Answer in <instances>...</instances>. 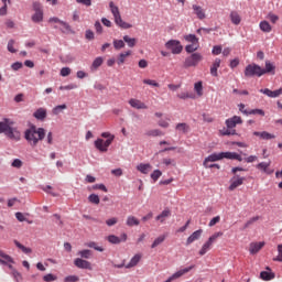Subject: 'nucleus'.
<instances>
[{
  "label": "nucleus",
  "mask_w": 282,
  "mask_h": 282,
  "mask_svg": "<svg viewBox=\"0 0 282 282\" xmlns=\"http://www.w3.org/2000/svg\"><path fill=\"white\" fill-rule=\"evenodd\" d=\"M0 133H4L13 142H19L21 140V131L14 128V121L12 119L4 118L0 121Z\"/></svg>",
  "instance_id": "f257e3e1"
},
{
  "label": "nucleus",
  "mask_w": 282,
  "mask_h": 282,
  "mask_svg": "<svg viewBox=\"0 0 282 282\" xmlns=\"http://www.w3.org/2000/svg\"><path fill=\"white\" fill-rule=\"evenodd\" d=\"M24 138L31 147H36L41 140L45 139V129L32 126L30 129L25 130Z\"/></svg>",
  "instance_id": "f03ea898"
},
{
  "label": "nucleus",
  "mask_w": 282,
  "mask_h": 282,
  "mask_svg": "<svg viewBox=\"0 0 282 282\" xmlns=\"http://www.w3.org/2000/svg\"><path fill=\"white\" fill-rule=\"evenodd\" d=\"M109 8H110L112 17L115 18V23L119 28H122L123 30H129L132 28L131 24H129L122 20V15H120V9L113 2L109 3Z\"/></svg>",
  "instance_id": "7ed1b4c3"
},
{
  "label": "nucleus",
  "mask_w": 282,
  "mask_h": 282,
  "mask_svg": "<svg viewBox=\"0 0 282 282\" xmlns=\"http://www.w3.org/2000/svg\"><path fill=\"white\" fill-rule=\"evenodd\" d=\"M237 171H243L242 167H232L231 173H234V176L230 178V185L229 191H235L239 188V186H242V184L246 182V177L239 176L237 174Z\"/></svg>",
  "instance_id": "20e7f679"
},
{
  "label": "nucleus",
  "mask_w": 282,
  "mask_h": 282,
  "mask_svg": "<svg viewBox=\"0 0 282 282\" xmlns=\"http://www.w3.org/2000/svg\"><path fill=\"white\" fill-rule=\"evenodd\" d=\"M264 74L265 70H263V68L257 64H249L245 68L246 78H252L253 76H258L260 78V76H263Z\"/></svg>",
  "instance_id": "39448f33"
},
{
  "label": "nucleus",
  "mask_w": 282,
  "mask_h": 282,
  "mask_svg": "<svg viewBox=\"0 0 282 282\" xmlns=\"http://www.w3.org/2000/svg\"><path fill=\"white\" fill-rule=\"evenodd\" d=\"M202 61H204V56H202V53H193L192 55L185 58L184 67H197V65H199Z\"/></svg>",
  "instance_id": "423d86ee"
},
{
  "label": "nucleus",
  "mask_w": 282,
  "mask_h": 282,
  "mask_svg": "<svg viewBox=\"0 0 282 282\" xmlns=\"http://www.w3.org/2000/svg\"><path fill=\"white\" fill-rule=\"evenodd\" d=\"M165 47L172 52V54H182L184 46L178 40H170L165 43Z\"/></svg>",
  "instance_id": "0eeeda50"
},
{
  "label": "nucleus",
  "mask_w": 282,
  "mask_h": 282,
  "mask_svg": "<svg viewBox=\"0 0 282 282\" xmlns=\"http://www.w3.org/2000/svg\"><path fill=\"white\" fill-rule=\"evenodd\" d=\"M34 14L32 15L33 23H41L43 21V6L40 2H33Z\"/></svg>",
  "instance_id": "6e6552de"
},
{
  "label": "nucleus",
  "mask_w": 282,
  "mask_h": 282,
  "mask_svg": "<svg viewBox=\"0 0 282 282\" xmlns=\"http://www.w3.org/2000/svg\"><path fill=\"white\" fill-rule=\"evenodd\" d=\"M225 124H226L227 129L235 130V127H237V124H243V119H241V117H239V116H234V117L227 119L225 121Z\"/></svg>",
  "instance_id": "1a4fd4ad"
},
{
  "label": "nucleus",
  "mask_w": 282,
  "mask_h": 282,
  "mask_svg": "<svg viewBox=\"0 0 282 282\" xmlns=\"http://www.w3.org/2000/svg\"><path fill=\"white\" fill-rule=\"evenodd\" d=\"M221 160H237L243 162V158L237 152H220Z\"/></svg>",
  "instance_id": "9d476101"
},
{
  "label": "nucleus",
  "mask_w": 282,
  "mask_h": 282,
  "mask_svg": "<svg viewBox=\"0 0 282 282\" xmlns=\"http://www.w3.org/2000/svg\"><path fill=\"white\" fill-rule=\"evenodd\" d=\"M74 265H76V268H79V270H91V262L82 258H76L74 260Z\"/></svg>",
  "instance_id": "9b49d317"
},
{
  "label": "nucleus",
  "mask_w": 282,
  "mask_h": 282,
  "mask_svg": "<svg viewBox=\"0 0 282 282\" xmlns=\"http://www.w3.org/2000/svg\"><path fill=\"white\" fill-rule=\"evenodd\" d=\"M171 217V209L165 208L162 213H160L155 217V221H159V224H166V220Z\"/></svg>",
  "instance_id": "f8f14e48"
},
{
  "label": "nucleus",
  "mask_w": 282,
  "mask_h": 282,
  "mask_svg": "<svg viewBox=\"0 0 282 282\" xmlns=\"http://www.w3.org/2000/svg\"><path fill=\"white\" fill-rule=\"evenodd\" d=\"M260 94H264L269 98H279V96H282V88L278 90H270L269 88L260 89Z\"/></svg>",
  "instance_id": "ddd939ff"
},
{
  "label": "nucleus",
  "mask_w": 282,
  "mask_h": 282,
  "mask_svg": "<svg viewBox=\"0 0 282 282\" xmlns=\"http://www.w3.org/2000/svg\"><path fill=\"white\" fill-rule=\"evenodd\" d=\"M192 9L197 19H199L200 21H204V19H206V11L204 10V8L198 4H193Z\"/></svg>",
  "instance_id": "4468645a"
},
{
  "label": "nucleus",
  "mask_w": 282,
  "mask_h": 282,
  "mask_svg": "<svg viewBox=\"0 0 282 282\" xmlns=\"http://www.w3.org/2000/svg\"><path fill=\"white\" fill-rule=\"evenodd\" d=\"M220 160H221V152L213 153V154L208 155L207 158H205V160L203 162V166H208V164H210V162H219Z\"/></svg>",
  "instance_id": "2eb2a0df"
},
{
  "label": "nucleus",
  "mask_w": 282,
  "mask_h": 282,
  "mask_svg": "<svg viewBox=\"0 0 282 282\" xmlns=\"http://www.w3.org/2000/svg\"><path fill=\"white\" fill-rule=\"evenodd\" d=\"M137 171H139V173H142L143 175H149V173L153 171V165H151L150 163H140L139 165H137Z\"/></svg>",
  "instance_id": "dca6fc26"
},
{
  "label": "nucleus",
  "mask_w": 282,
  "mask_h": 282,
  "mask_svg": "<svg viewBox=\"0 0 282 282\" xmlns=\"http://www.w3.org/2000/svg\"><path fill=\"white\" fill-rule=\"evenodd\" d=\"M129 105L133 108V109H149V107L147 106V104L142 102L139 99L135 98H131L129 100Z\"/></svg>",
  "instance_id": "f3484780"
},
{
  "label": "nucleus",
  "mask_w": 282,
  "mask_h": 282,
  "mask_svg": "<svg viewBox=\"0 0 282 282\" xmlns=\"http://www.w3.org/2000/svg\"><path fill=\"white\" fill-rule=\"evenodd\" d=\"M263 246H265V242H251L249 245V252L250 254H257V252H259L261 250V248H263Z\"/></svg>",
  "instance_id": "a211bd4d"
},
{
  "label": "nucleus",
  "mask_w": 282,
  "mask_h": 282,
  "mask_svg": "<svg viewBox=\"0 0 282 282\" xmlns=\"http://www.w3.org/2000/svg\"><path fill=\"white\" fill-rule=\"evenodd\" d=\"M142 261V253L134 254L128 264H126L127 269L135 268Z\"/></svg>",
  "instance_id": "6ab92c4d"
},
{
  "label": "nucleus",
  "mask_w": 282,
  "mask_h": 282,
  "mask_svg": "<svg viewBox=\"0 0 282 282\" xmlns=\"http://www.w3.org/2000/svg\"><path fill=\"white\" fill-rule=\"evenodd\" d=\"M219 67H221V59L216 58L210 66V75L214 76V78H217V76H219V73H217V69H219Z\"/></svg>",
  "instance_id": "aec40b11"
},
{
  "label": "nucleus",
  "mask_w": 282,
  "mask_h": 282,
  "mask_svg": "<svg viewBox=\"0 0 282 282\" xmlns=\"http://www.w3.org/2000/svg\"><path fill=\"white\" fill-rule=\"evenodd\" d=\"M33 117L35 120H41L43 122L45 118H47V109L45 108H39L34 113Z\"/></svg>",
  "instance_id": "412c9836"
},
{
  "label": "nucleus",
  "mask_w": 282,
  "mask_h": 282,
  "mask_svg": "<svg viewBox=\"0 0 282 282\" xmlns=\"http://www.w3.org/2000/svg\"><path fill=\"white\" fill-rule=\"evenodd\" d=\"M202 232H204V230L198 229L196 231H194L186 240V246H191V243H194V241H197L199 239V237H202Z\"/></svg>",
  "instance_id": "4be33fe9"
},
{
  "label": "nucleus",
  "mask_w": 282,
  "mask_h": 282,
  "mask_svg": "<svg viewBox=\"0 0 282 282\" xmlns=\"http://www.w3.org/2000/svg\"><path fill=\"white\" fill-rule=\"evenodd\" d=\"M131 54H132L131 51H126V52L120 53L117 58V64L124 65V63H127V58H129V56H131Z\"/></svg>",
  "instance_id": "5701e85b"
},
{
  "label": "nucleus",
  "mask_w": 282,
  "mask_h": 282,
  "mask_svg": "<svg viewBox=\"0 0 282 282\" xmlns=\"http://www.w3.org/2000/svg\"><path fill=\"white\" fill-rule=\"evenodd\" d=\"M253 135L261 138V140H274V138H275L274 134H272L268 131H262V132L254 131Z\"/></svg>",
  "instance_id": "b1692460"
},
{
  "label": "nucleus",
  "mask_w": 282,
  "mask_h": 282,
  "mask_svg": "<svg viewBox=\"0 0 282 282\" xmlns=\"http://www.w3.org/2000/svg\"><path fill=\"white\" fill-rule=\"evenodd\" d=\"M256 169H258L259 171H263V173H267L268 175H272V173H274V171L268 170L270 169V162L269 163L261 162L256 166Z\"/></svg>",
  "instance_id": "393cba45"
},
{
  "label": "nucleus",
  "mask_w": 282,
  "mask_h": 282,
  "mask_svg": "<svg viewBox=\"0 0 282 282\" xmlns=\"http://www.w3.org/2000/svg\"><path fill=\"white\" fill-rule=\"evenodd\" d=\"M126 225L129 226V228H133V226H140V220L135 216H128L126 220Z\"/></svg>",
  "instance_id": "a878e982"
},
{
  "label": "nucleus",
  "mask_w": 282,
  "mask_h": 282,
  "mask_svg": "<svg viewBox=\"0 0 282 282\" xmlns=\"http://www.w3.org/2000/svg\"><path fill=\"white\" fill-rule=\"evenodd\" d=\"M259 28L261 30V32H264L267 34H270V32H272V25H270V22L263 20L260 22Z\"/></svg>",
  "instance_id": "bb28decb"
},
{
  "label": "nucleus",
  "mask_w": 282,
  "mask_h": 282,
  "mask_svg": "<svg viewBox=\"0 0 282 282\" xmlns=\"http://www.w3.org/2000/svg\"><path fill=\"white\" fill-rule=\"evenodd\" d=\"M230 20L234 25H239V23H241V15H239L237 11H231Z\"/></svg>",
  "instance_id": "cd10ccee"
},
{
  "label": "nucleus",
  "mask_w": 282,
  "mask_h": 282,
  "mask_svg": "<svg viewBox=\"0 0 282 282\" xmlns=\"http://www.w3.org/2000/svg\"><path fill=\"white\" fill-rule=\"evenodd\" d=\"M102 63H105V59L102 57L95 58L90 66L91 72H96L98 67L102 65Z\"/></svg>",
  "instance_id": "c85d7f7f"
},
{
  "label": "nucleus",
  "mask_w": 282,
  "mask_h": 282,
  "mask_svg": "<svg viewBox=\"0 0 282 282\" xmlns=\"http://www.w3.org/2000/svg\"><path fill=\"white\" fill-rule=\"evenodd\" d=\"M14 246H17V248H19V250H22V252H24V254H31L32 252V248H28L25 246H23L21 242H19V240H13Z\"/></svg>",
  "instance_id": "c756f323"
},
{
  "label": "nucleus",
  "mask_w": 282,
  "mask_h": 282,
  "mask_svg": "<svg viewBox=\"0 0 282 282\" xmlns=\"http://www.w3.org/2000/svg\"><path fill=\"white\" fill-rule=\"evenodd\" d=\"M95 147L98 149V151H101V153H107V149L105 148V140L97 139L95 141Z\"/></svg>",
  "instance_id": "7c9ffc66"
},
{
  "label": "nucleus",
  "mask_w": 282,
  "mask_h": 282,
  "mask_svg": "<svg viewBox=\"0 0 282 282\" xmlns=\"http://www.w3.org/2000/svg\"><path fill=\"white\" fill-rule=\"evenodd\" d=\"M260 278L262 281H272V279H274V273L270 271H262L260 273Z\"/></svg>",
  "instance_id": "2f4dec72"
},
{
  "label": "nucleus",
  "mask_w": 282,
  "mask_h": 282,
  "mask_svg": "<svg viewBox=\"0 0 282 282\" xmlns=\"http://www.w3.org/2000/svg\"><path fill=\"white\" fill-rule=\"evenodd\" d=\"M123 42L127 43L128 47H133L134 45H137L138 40L134 37H130L129 35H124Z\"/></svg>",
  "instance_id": "473e14b6"
},
{
  "label": "nucleus",
  "mask_w": 282,
  "mask_h": 282,
  "mask_svg": "<svg viewBox=\"0 0 282 282\" xmlns=\"http://www.w3.org/2000/svg\"><path fill=\"white\" fill-rule=\"evenodd\" d=\"M197 50H199V43H192L185 47L187 54H193V52H197Z\"/></svg>",
  "instance_id": "72a5a7b5"
},
{
  "label": "nucleus",
  "mask_w": 282,
  "mask_h": 282,
  "mask_svg": "<svg viewBox=\"0 0 282 282\" xmlns=\"http://www.w3.org/2000/svg\"><path fill=\"white\" fill-rule=\"evenodd\" d=\"M145 134L150 138H158L160 135H164V132H162L160 129H153L149 130Z\"/></svg>",
  "instance_id": "f704fd0d"
},
{
  "label": "nucleus",
  "mask_w": 282,
  "mask_h": 282,
  "mask_svg": "<svg viewBox=\"0 0 282 282\" xmlns=\"http://www.w3.org/2000/svg\"><path fill=\"white\" fill-rule=\"evenodd\" d=\"M79 257H82V259H91V250L89 249H84V250H80L78 251L77 253Z\"/></svg>",
  "instance_id": "c9c22d12"
},
{
  "label": "nucleus",
  "mask_w": 282,
  "mask_h": 282,
  "mask_svg": "<svg viewBox=\"0 0 282 282\" xmlns=\"http://www.w3.org/2000/svg\"><path fill=\"white\" fill-rule=\"evenodd\" d=\"M64 109H67V105L63 104V105L56 106L52 109V113L53 116H58V113L63 112Z\"/></svg>",
  "instance_id": "e433bc0d"
},
{
  "label": "nucleus",
  "mask_w": 282,
  "mask_h": 282,
  "mask_svg": "<svg viewBox=\"0 0 282 282\" xmlns=\"http://www.w3.org/2000/svg\"><path fill=\"white\" fill-rule=\"evenodd\" d=\"M194 89L197 94V96H204V86L202 84V82H198L194 85Z\"/></svg>",
  "instance_id": "4c0bfd02"
},
{
  "label": "nucleus",
  "mask_w": 282,
  "mask_h": 282,
  "mask_svg": "<svg viewBox=\"0 0 282 282\" xmlns=\"http://www.w3.org/2000/svg\"><path fill=\"white\" fill-rule=\"evenodd\" d=\"M274 69H276L274 64L270 63V61H267L265 68H263L264 74H270V73L274 72Z\"/></svg>",
  "instance_id": "58836bf2"
},
{
  "label": "nucleus",
  "mask_w": 282,
  "mask_h": 282,
  "mask_svg": "<svg viewBox=\"0 0 282 282\" xmlns=\"http://www.w3.org/2000/svg\"><path fill=\"white\" fill-rule=\"evenodd\" d=\"M212 246H213L212 243H209L208 241H206V242L203 245L202 249L199 250L200 257H204V254H206V252H208V250H210Z\"/></svg>",
  "instance_id": "ea45409f"
},
{
  "label": "nucleus",
  "mask_w": 282,
  "mask_h": 282,
  "mask_svg": "<svg viewBox=\"0 0 282 282\" xmlns=\"http://www.w3.org/2000/svg\"><path fill=\"white\" fill-rule=\"evenodd\" d=\"M188 124L186 123H177L176 124V131H180L181 133H188Z\"/></svg>",
  "instance_id": "a19ab883"
},
{
  "label": "nucleus",
  "mask_w": 282,
  "mask_h": 282,
  "mask_svg": "<svg viewBox=\"0 0 282 282\" xmlns=\"http://www.w3.org/2000/svg\"><path fill=\"white\" fill-rule=\"evenodd\" d=\"M166 239L165 236H159L153 243L151 245V248H158L161 243H164V240Z\"/></svg>",
  "instance_id": "79ce46f5"
},
{
  "label": "nucleus",
  "mask_w": 282,
  "mask_h": 282,
  "mask_svg": "<svg viewBox=\"0 0 282 282\" xmlns=\"http://www.w3.org/2000/svg\"><path fill=\"white\" fill-rule=\"evenodd\" d=\"M87 248H94V250H97V252H105V249L102 247H98V245L95 241L86 243Z\"/></svg>",
  "instance_id": "37998d69"
},
{
  "label": "nucleus",
  "mask_w": 282,
  "mask_h": 282,
  "mask_svg": "<svg viewBox=\"0 0 282 282\" xmlns=\"http://www.w3.org/2000/svg\"><path fill=\"white\" fill-rule=\"evenodd\" d=\"M248 116H265V111H263V109H251Z\"/></svg>",
  "instance_id": "c03bdc74"
},
{
  "label": "nucleus",
  "mask_w": 282,
  "mask_h": 282,
  "mask_svg": "<svg viewBox=\"0 0 282 282\" xmlns=\"http://www.w3.org/2000/svg\"><path fill=\"white\" fill-rule=\"evenodd\" d=\"M88 200L90 202V204H96V205L100 204V197L96 194H90L88 196Z\"/></svg>",
  "instance_id": "a18cd8bd"
},
{
  "label": "nucleus",
  "mask_w": 282,
  "mask_h": 282,
  "mask_svg": "<svg viewBox=\"0 0 282 282\" xmlns=\"http://www.w3.org/2000/svg\"><path fill=\"white\" fill-rule=\"evenodd\" d=\"M1 259H3L7 263H14V259L10 257L8 253L3 252V250L0 252Z\"/></svg>",
  "instance_id": "49530a36"
},
{
  "label": "nucleus",
  "mask_w": 282,
  "mask_h": 282,
  "mask_svg": "<svg viewBox=\"0 0 282 282\" xmlns=\"http://www.w3.org/2000/svg\"><path fill=\"white\" fill-rule=\"evenodd\" d=\"M115 50H122L124 47V41L122 40H113Z\"/></svg>",
  "instance_id": "de8ad7c7"
},
{
  "label": "nucleus",
  "mask_w": 282,
  "mask_h": 282,
  "mask_svg": "<svg viewBox=\"0 0 282 282\" xmlns=\"http://www.w3.org/2000/svg\"><path fill=\"white\" fill-rule=\"evenodd\" d=\"M159 177H162V171L154 170L151 174V180H153V182H158Z\"/></svg>",
  "instance_id": "09e8293b"
},
{
  "label": "nucleus",
  "mask_w": 282,
  "mask_h": 282,
  "mask_svg": "<svg viewBox=\"0 0 282 282\" xmlns=\"http://www.w3.org/2000/svg\"><path fill=\"white\" fill-rule=\"evenodd\" d=\"M8 52H10L11 54H17V48H14V40H10L8 42V46H7Z\"/></svg>",
  "instance_id": "8fccbe9b"
},
{
  "label": "nucleus",
  "mask_w": 282,
  "mask_h": 282,
  "mask_svg": "<svg viewBox=\"0 0 282 282\" xmlns=\"http://www.w3.org/2000/svg\"><path fill=\"white\" fill-rule=\"evenodd\" d=\"M108 241L109 243H116V245L121 243L120 238L116 235L108 236Z\"/></svg>",
  "instance_id": "3c124183"
},
{
  "label": "nucleus",
  "mask_w": 282,
  "mask_h": 282,
  "mask_svg": "<svg viewBox=\"0 0 282 282\" xmlns=\"http://www.w3.org/2000/svg\"><path fill=\"white\" fill-rule=\"evenodd\" d=\"M59 25L62 32H72V26L67 22L62 21Z\"/></svg>",
  "instance_id": "603ef678"
},
{
  "label": "nucleus",
  "mask_w": 282,
  "mask_h": 282,
  "mask_svg": "<svg viewBox=\"0 0 282 282\" xmlns=\"http://www.w3.org/2000/svg\"><path fill=\"white\" fill-rule=\"evenodd\" d=\"M185 41H187L188 43H199V40L197 39V36H195V34L186 35Z\"/></svg>",
  "instance_id": "864d4df0"
},
{
  "label": "nucleus",
  "mask_w": 282,
  "mask_h": 282,
  "mask_svg": "<svg viewBox=\"0 0 282 282\" xmlns=\"http://www.w3.org/2000/svg\"><path fill=\"white\" fill-rule=\"evenodd\" d=\"M221 235H224V234L216 232L212 237H209V239L207 241L213 246V243H215V241H217V239H219V237H221Z\"/></svg>",
  "instance_id": "5fc2aeb1"
},
{
  "label": "nucleus",
  "mask_w": 282,
  "mask_h": 282,
  "mask_svg": "<svg viewBox=\"0 0 282 282\" xmlns=\"http://www.w3.org/2000/svg\"><path fill=\"white\" fill-rule=\"evenodd\" d=\"M221 235H224V234L216 232L212 237H209V239L207 241L213 246V243H215V241H217V239H219V237H221Z\"/></svg>",
  "instance_id": "6e6d98bb"
},
{
  "label": "nucleus",
  "mask_w": 282,
  "mask_h": 282,
  "mask_svg": "<svg viewBox=\"0 0 282 282\" xmlns=\"http://www.w3.org/2000/svg\"><path fill=\"white\" fill-rule=\"evenodd\" d=\"M273 261L282 263V245H278V256L273 258Z\"/></svg>",
  "instance_id": "4d7b16f0"
},
{
  "label": "nucleus",
  "mask_w": 282,
  "mask_h": 282,
  "mask_svg": "<svg viewBox=\"0 0 282 282\" xmlns=\"http://www.w3.org/2000/svg\"><path fill=\"white\" fill-rule=\"evenodd\" d=\"M162 163L165 165V166H175V160L173 159H169V158H165L162 160Z\"/></svg>",
  "instance_id": "13d9d810"
},
{
  "label": "nucleus",
  "mask_w": 282,
  "mask_h": 282,
  "mask_svg": "<svg viewBox=\"0 0 282 282\" xmlns=\"http://www.w3.org/2000/svg\"><path fill=\"white\" fill-rule=\"evenodd\" d=\"M48 23L52 25H61L63 23V20L58 19L57 17H53L48 19Z\"/></svg>",
  "instance_id": "bf43d9fd"
},
{
  "label": "nucleus",
  "mask_w": 282,
  "mask_h": 282,
  "mask_svg": "<svg viewBox=\"0 0 282 282\" xmlns=\"http://www.w3.org/2000/svg\"><path fill=\"white\" fill-rule=\"evenodd\" d=\"M80 278H78L77 275H67L64 279V282H79Z\"/></svg>",
  "instance_id": "052dcab7"
},
{
  "label": "nucleus",
  "mask_w": 282,
  "mask_h": 282,
  "mask_svg": "<svg viewBox=\"0 0 282 282\" xmlns=\"http://www.w3.org/2000/svg\"><path fill=\"white\" fill-rule=\"evenodd\" d=\"M11 166H13V169H21V166H23V161L20 159H14Z\"/></svg>",
  "instance_id": "680f3d73"
},
{
  "label": "nucleus",
  "mask_w": 282,
  "mask_h": 282,
  "mask_svg": "<svg viewBox=\"0 0 282 282\" xmlns=\"http://www.w3.org/2000/svg\"><path fill=\"white\" fill-rule=\"evenodd\" d=\"M267 19L269 21H271V23H276V21H279V15L270 12L268 15H267Z\"/></svg>",
  "instance_id": "e2e57ef3"
},
{
  "label": "nucleus",
  "mask_w": 282,
  "mask_h": 282,
  "mask_svg": "<svg viewBox=\"0 0 282 282\" xmlns=\"http://www.w3.org/2000/svg\"><path fill=\"white\" fill-rule=\"evenodd\" d=\"M144 85H150L151 87H160V84L153 79H143Z\"/></svg>",
  "instance_id": "0e129e2a"
},
{
  "label": "nucleus",
  "mask_w": 282,
  "mask_h": 282,
  "mask_svg": "<svg viewBox=\"0 0 282 282\" xmlns=\"http://www.w3.org/2000/svg\"><path fill=\"white\" fill-rule=\"evenodd\" d=\"M56 275L52 274V273H48L46 275L43 276V281L45 282H52V281H56Z\"/></svg>",
  "instance_id": "69168bd1"
},
{
  "label": "nucleus",
  "mask_w": 282,
  "mask_h": 282,
  "mask_svg": "<svg viewBox=\"0 0 282 282\" xmlns=\"http://www.w3.org/2000/svg\"><path fill=\"white\" fill-rule=\"evenodd\" d=\"M61 76L66 77L69 76V74H72V68L69 67H63L59 72Z\"/></svg>",
  "instance_id": "338daca9"
},
{
  "label": "nucleus",
  "mask_w": 282,
  "mask_h": 282,
  "mask_svg": "<svg viewBox=\"0 0 282 282\" xmlns=\"http://www.w3.org/2000/svg\"><path fill=\"white\" fill-rule=\"evenodd\" d=\"M177 98H180L181 100H186L188 98H194V96L188 93H181L177 95Z\"/></svg>",
  "instance_id": "774afa93"
}]
</instances>
